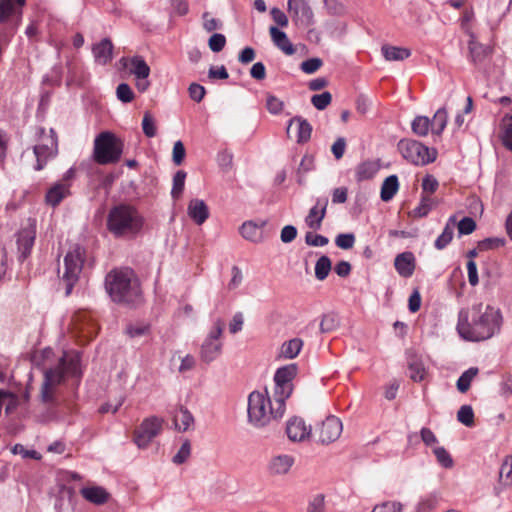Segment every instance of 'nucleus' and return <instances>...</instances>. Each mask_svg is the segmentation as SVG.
<instances>
[{
	"instance_id": "nucleus-1",
	"label": "nucleus",
	"mask_w": 512,
	"mask_h": 512,
	"mask_svg": "<svg viewBox=\"0 0 512 512\" xmlns=\"http://www.w3.org/2000/svg\"><path fill=\"white\" fill-rule=\"evenodd\" d=\"M482 308L479 303L459 311L456 329L464 340L485 341L500 332L503 322L500 309L491 305L485 306L484 310Z\"/></svg>"
},
{
	"instance_id": "nucleus-2",
	"label": "nucleus",
	"mask_w": 512,
	"mask_h": 512,
	"mask_svg": "<svg viewBox=\"0 0 512 512\" xmlns=\"http://www.w3.org/2000/svg\"><path fill=\"white\" fill-rule=\"evenodd\" d=\"M80 361L79 352H64L57 366L45 370L40 400L47 407L50 418L56 417L59 408L64 404L57 394V387L64 382L66 375L81 376Z\"/></svg>"
},
{
	"instance_id": "nucleus-3",
	"label": "nucleus",
	"mask_w": 512,
	"mask_h": 512,
	"mask_svg": "<svg viewBox=\"0 0 512 512\" xmlns=\"http://www.w3.org/2000/svg\"><path fill=\"white\" fill-rule=\"evenodd\" d=\"M105 289L113 302L135 306L142 301L140 283L130 268L114 269L105 277Z\"/></svg>"
},
{
	"instance_id": "nucleus-4",
	"label": "nucleus",
	"mask_w": 512,
	"mask_h": 512,
	"mask_svg": "<svg viewBox=\"0 0 512 512\" xmlns=\"http://www.w3.org/2000/svg\"><path fill=\"white\" fill-rule=\"evenodd\" d=\"M106 226L116 238H134L143 229L144 218L135 206L120 203L109 210Z\"/></svg>"
},
{
	"instance_id": "nucleus-5",
	"label": "nucleus",
	"mask_w": 512,
	"mask_h": 512,
	"mask_svg": "<svg viewBox=\"0 0 512 512\" xmlns=\"http://www.w3.org/2000/svg\"><path fill=\"white\" fill-rule=\"evenodd\" d=\"M277 404L275 407L272 405L268 393L260 391H253L248 397V418L249 421L256 427H263L267 425L271 418L279 419L283 416H278Z\"/></svg>"
},
{
	"instance_id": "nucleus-6",
	"label": "nucleus",
	"mask_w": 512,
	"mask_h": 512,
	"mask_svg": "<svg viewBox=\"0 0 512 512\" xmlns=\"http://www.w3.org/2000/svg\"><path fill=\"white\" fill-rule=\"evenodd\" d=\"M298 373L297 364H288L278 368L274 374V402L277 404V415L283 416L285 413V401L293 392V379Z\"/></svg>"
},
{
	"instance_id": "nucleus-7",
	"label": "nucleus",
	"mask_w": 512,
	"mask_h": 512,
	"mask_svg": "<svg viewBox=\"0 0 512 512\" xmlns=\"http://www.w3.org/2000/svg\"><path fill=\"white\" fill-rule=\"evenodd\" d=\"M123 142L111 132L100 133L94 141V160L100 165L119 161L123 152Z\"/></svg>"
},
{
	"instance_id": "nucleus-8",
	"label": "nucleus",
	"mask_w": 512,
	"mask_h": 512,
	"mask_svg": "<svg viewBox=\"0 0 512 512\" xmlns=\"http://www.w3.org/2000/svg\"><path fill=\"white\" fill-rule=\"evenodd\" d=\"M85 254V249L76 245L64 257V270L61 280L65 284V296H69L72 293L74 286L79 281Z\"/></svg>"
},
{
	"instance_id": "nucleus-9",
	"label": "nucleus",
	"mask_w": 512,
	"mask_h": 512,
	"mask_svg": "<svg viewBox=\"0 0 512 512\" xmlns=\"http://www.w3.org/2000/svg\"><path fill=\"white\" fill-rule=\"evenodd\" d=\"M33 152L36 157L34 169L40 171L45 167L49 159L57 155L58 140L54 129H50V135L45 139V142L33 147Z\"/></svg>"
},
{
	"instance_id": "nucleus-10",
	"label": "nucleus",
	"mask_w": 512,
	"mask_h": 512,
	"mask_svg": "<svg viewBox=\"0 0 512 512\" xmlns=\"http://www.w3.org/2000/svg\"><path fill=\"white\" fill-rule=\"evenodd\" d=\"M162 429V420L156 416L145 419L135 431L134 441L139 448H145Z\"/></svg>"
},
{
	"instance_id": "nucleus-11",
	"label": "nucleus",
	"mask_w": 512,
	"mask_h": 512,
	"mask_svg": "<svg viewBox=\"0 0 512 512\" xmlns=\"http://www.w3.org/2000/svg\"><path fill=\"white\" fill-rule=\"evenodd\" d=\"M288 10L297 24L309 27L314 23L312 8L306 0H288Z\"/></svg>"
},
{
	"instance_id": "nucleus-12",
	"label": "nucleus",
	"mask_w": 512,
	"mask_h": 512,
	"mask_svg": "<svg viewBox=\"0 0 512 512\" xmlns=\"http://www.w3.org/2000/svg\"><path fill=\"white\" fill-rule=\"evenodd\" d=\"M36 237L35 221L30 222L28 226L23 227L17 233V245L20 253L19 259L25 260L32 251Z\"/></svg>"
},
{
	"instance_id": "nucleus-13",
	"label": "nucleus",
	"mask_w": 512,
	"mask_h": 512,
	"mask_svg": "<svg viewBox=\"0 0 512 512\" xmlns=\"http://www.w3.org/2000/svg\"><path fill=\"white\" fill-rule=\"evenodd\" d=\"M342 422L336 416H328L319 428V441L329 444L336 441L342 433Z\"/></svg>"
},
{
	"instance_id": "nucleus-14",
	"label": "nucleus",
	"mask_w": 512,
	"mask_h": 512,
	"mask_svg": "<svg viewBox=\"0 0 512 512\" xmlns=\"http://www.w3.org/2000/svg\"><path fill=\"white\" fill-rule=\"evenodd\" d=\"M26 0H0V24L8 23L12 18H20Z\"/></svg>"
},
{
	"instance_id": "nucleus-15",
	"label": "nucleus",
	"mask_w": 512,
	"mask_h": 512,
	"mask_svg": "<svg viewBox=\"0 0 512 512\" xmlns=\"http://www.w3.org/2000/svg\"><path fill=\"white\" fill-rule=\"evenodd\" d=\"M327 205V198L317 199L316 204L309 210V213L305 218V223L309 228L313 230L321 228L322 221L326 215Z\"/></svg>"
},
{
	"instance_id": "nucleus-16",
	"label": "nucleus",
	"mask_w": 512,
	"mask_h": 512,
	"mask_svg": "<svg viewBox=\"0 0 512 512\" xmlns=\"http://www.w3.org/2000/svg\"><path fill=\"white\" fill-rule=\"evenodd\" d=\"M286 433L292 441H303L309 437L311 427H307L302 418L293 417L287 422Z\"/></svg>"
},
{
	"instance_id": "nucleus-17",
	"label": "nucleus",
	"mask_w": 512,
	"mask_h": 512,
	"mask_svg": "<svg viewBox=\"0 0 512 512\" xmlns=\"http://www.w3.org/2000/svg\"><path fill=\"white\" fill-rule=\"evenodd\" d=\"M295 459L288 454H280L271 458L268 471L271 475H285L294 465Z\"/></svg>"
},
{
	"instance_id": "nucleus-18",
	"label": "nucleus",
	"mask_w": 512,
	"mask_h": 512,
	"mask_svg": "<svg viewBox=\"0 0 512 512\" xmlns=\"http://www.w3.org/2000/svg\"><path fill=\"white\" fill-rule=\"evenodd\" d=\"M187 213L197 225H202L209 217V208L203 200L192 199L188 204Z\"/></svg>"
},
{
	"instance_id": "nucleus-19",
	"label": "nucleus",
	"mask_w": 512,
	"mask_h": 512,
	"mask_svg": "<svg viewBox=\"0 0 512 512\" xmlns=\"http://www.w3.org/2000/svg\"><path fill=\"white\" fill-rule=\"evenodd\" d=\"M69 194L70 183L57 182L47 191L45 200L48 205L56 207Z\"/></svg>"
},
{
	"instance_id": "nucleus-20",
	"label": "nucleus",
	"mask_w": 512,
	"mask_h": 512,
	"mask_svg": "<svg viewBox=\"0 0 512 512\" xmlns=\"http://www.w3.org/2000/svg\"><path fill=\"white\" fill-rule=\"evenodd\" d=\"M92 52L96 63L106 65L112 60L113 44L109 38H104L93 46Z\"/></svg>"
},
{
	"instance_id": "nucleus-21",
	"label": "nucleus",
	"mask_w": 512,
	"mask_h": 512,
	"mask_svg": "<svg viewBox=\"0 0 512 512\" xmlns=\"http://www.w3.org/2000/svg\"><path fill=\"white\" fill-rule=\"evenodd\" d=\"M394 266L402 277L412 276L415 269V257L412 252H404L396 256Z\"/></svg>"
},
{
	"instance_id": "nucleus-22",
	"label": "nucleus",
	"mask_w": 512,
	"mask_h": 512,
	"mask_svg": "<svg viewBox=\"0 0 512 512\" xmlns=\"http://www.w3.org/2000/svg\"><path fill=\"white\" fill-rule=\"evenodd\" d=\"M269 32L274 45L278 49H280L286 55H293L295 53V47L285 32L281 31L275 26H271Z\"/></svg>"
},
{
	"instance_id": "nucleus-23",
	"label": "nucleus",
	"mask_w": 512,
	"mask_h": 512,
	"mask_svg": "<svg viewBox=\"0 0 512 512\" xmlns=\"http://www.w3.org/2000/svg\"><path fill=\"white\" fill-rule=\"evenodd\" d=\"M127 59L122 58L121 62H124V66L126 64ZM129 62V72L135 76L136 79L148 78L150 75V67L144 60L142 56L136 55L128 59Z\"/></svg>"
},
{
	"instance_id": "nucleus-24",
	"label": "nucleus",
	"mask_w": 512,
	"mask_h": 512,
	"mask_svg": "<svg viewBox=\"0 0 512 512\" xmlns=\"http://www.w3.org/2000/svg\"><path fill=\"white\" fill-rule=\"evenodd\" d=\"M80 493L84 499L96 505L104 504L109 498V493L100 486L84 487Z\"/></svg>"
},
{
	"instance_id": "nucleus-25",
	"label": "nucleus",
	"mask_w": 512,
	"mask_h": 512,
	"mask_svg": "<svg viewBox=\"0 0 512 512\" xmlns=\"http://www.w3.org/2000/svg\"><path fill=\"white\" fill-rule=\"evenodd\" d=\"M222 351V343L220 341H211L205 339L202 346L200 356L205 363L214 361Z\"/></svg>"
},
{
	"instance_id": "nucleus-26",
	"label": "nucleus",
	"mask_w": 512,
	"mask_h": 512,
	"mask_svg": "<svg viewBox=\"0 0 512 512\" xmlns=\"http://www.w3.org/2000/svg\"><path fill=\"white\" fill-rule=\"evenodd\" d=\"M381 52L387 61H402L410 57L412 54L410 49L391 46L388 44H385L381 47Z\"/></svg>"
},
{
	"instance_id": "nucleus-27",
	"label": "nucleus",
	"mask_w": 512,
	"mask_h": 512,
	"mask_svg": "<svg viewBox=\"0 0 512 512\" xmlns=\"http://www.w3.org/2000/svg\"><path fill=\"white\" fill-rule=\"evenodd\" d=\"M293 123H297V142L302 144L306 143L311 138L312 126L311 124L301 116H295L289 120L288 129Z\"/></svg>"
},
{
	"instance_id": "nucleus-28",
	"label": "nucleus",
	"mask_w": 512,
	"mask_h": 512,
	"mask_svg": "<svg viewBox=\"0 0 512 512\" xmlns=\"http://www.w3.org/2000/svg\"><path fill=\"white\" fill-rule=\"evenodd\" d=\"M266 224V222H262L261 225H257L253 221H246L240 227V234L246 240L252 242H259L262 239L261 228Z\"/></svg>"
},
{
	"instance_id": "nucleus-29",
	"label": "nucleus",
	"mask_w": 512,
	"mask_h": 512,
	"mask_svg": "<svg viewBox=\"0 0 512 512\" xmlns=\"http://www.w3.org/2000/svg\"><path fill=\"white\" fill-rule=\"evenodd\" d=\"M448 122V114L445 107H440L435 112L431 123V132L435 136H441Z\"/></svg>"
},
{
	"instance_id": "nucleus-30",
	"label": "nucleus",
	"mask_w": 512,
	"mask_h": 512,
	"mask_svg": "<svg viewBox=\"0 0 512 512\" xmlns=\"http://www.w3.org/2000/svg\"><path fill=\"white\" fill-rule=\"evenodd\" d=\"M302 346L303 341L300 338L285 341L280 348L279 356L284 359H293L300 353Z\"/></svg>"
},
{
	"instance_id": "nucleus-31",
	"label": "nucleus",
	"mask_w": 512,
	"mask_h": 512,
	"mask_svg": "<svg viewBox=\"0 0 512 512\" xmlns=\"http://www.w3.org/2000/svg\"><path fill=\"white\" fill-rule=\"evenodd\" d=\"M174 423L179 431H187L194 423L192 413L186 407H180L179 411L174 415Z\"/></svg>"
},
{
	"instance_id": "nucleus-32",
	"label": "nucleus",
	"mask_w": 512,
	"mask_h": 512,
	"mask_svg": "<svg viewBox=\"0 0 512 512\" xmlns=\"http://www.w3.org/2000/svg\"><path fill=\"white\" fill-rule=\"evenodd\" d=\"M399 187L398 178L396 175L388 176L381 187L380 197L382 201L388 202L390 201L394 195L396 194Z\"/></svg>"
},
{
	"instance_id": "nucleus-33",
	"label": "nucleus",
	"mask_w": 512,
	"mask_h": 512,
	"mask_svg": "<svg viewBox=\"0 0 512 512\" xmlns=\"http://www.w3.org/2000/svg\"><path fill=\"white\" fill-rule=\"evenodd\" d=\"M454 224L455 217L452 216L449 218V221L445 225L442 233L435 240L434 245L438 250L444 249L452 241L454 234Z\"/></svg>"
},
{
	"instance_id": "nucleus-34",
	"label": "nucleus",
	"mask_w": 512,
	"mask_h": 512,
	"mask_svg": "<svg viewBox=\"0 0 512 512\" xmlns=\"http://www.w3.org/2000/svg\"><path fill=\"white\" fill-rule=\"evenodd\" d=\"M479 369L477 367H470L465 370L456 382V387L459 392L466 393L473 381V379L477 376Z\"/></svg>"
},
{
	"instance_id": "nucleus-35",
	"label": "nucleus",
	"mask_w": 512,
	"mask_h": 512,
	"mask_svg": "<svg viewBox=\"0 0 512 512\" xmlns=\"http://www.w3.org/2000/svg\"><path fill=\"white\" fill-rule=\"evenodd\" d=\"M340 325V318L334 312L324 314L320 321L321 333H330L336 330Z\"/></svg>"
},
{
	"instance_id": "nucleus-36",
	"label": "nucleus",
	"mask_w": 512,
	"mask_h": 512,
	"mask_svg": "<svg viewBox=\"0 0 512 512\" xmlns=\"http://www.w3.org/2000/svg\"><path fill=\"white\" fill-rule=\"evenodd\" d=\"M398 150L405 159L416 164V141L402 139L398 143Z\"/></svg>"
},
{
	"instance_id": "nucleus-37",
	"label": "nucleus",
	"mask_w": 512,
	"mask_h": 512,
	"mask_svg": "<svg viewBox=\"0 0 512 512\" xmlns=\"http://www.w3.org/2000/svg\"><path fill=\"white\" fill-rule=\"evenodd\" d=\"M438 155V151L434 147H428L425 144L418 142V160L422 165L433 163Z\"/></svg>"
},
{
	"instance_id": "nucleus-38",
	"label": "nucleus",
	"mask_w": 512,
	"mask_h": 512,
	"mask_svg": "<svg viewBox=\"0 0 512 512\" xmlns=\"http://www.w3.org/2000/svg\"><path fill=\"white\" fill-rule=\"evenodd\" d=\"M332 263L328 256L322 255L315 264V277L323 281L329 275Z\"/></svg>"
},
{
	"instance_id": "nucleus-39",
	"label": "nucleus",
	"mask_w": 512,
	"mask_h": 512,
	"mask_svg": "<svg viewBox=\"0 0 512 512\" xmlns=\"http://www.w3.org/2000/svg\"><path fill=\"white\" fill-rule=\"evenodd\" d=\"M438 464L445 468L450 469L454 465V461L450 453L443 446H435L432 449Z\"/></svg>"
},
{
	"instance_id": "nucleus-40",
	"label": "nucleus",
	"mask_w": 512,
	"mask_h": 512,
	"mask_svg": "<svg viewBox=\"0 0 512 512\" xmlns=\"http://www.w3.org/2000/svg\"><path fill=\"white\" fill-rule=\"evenodd\" d=\"M186 172L183 170H179L175 173L173 177V185L171 189V196L173 199L177 200L182 195L185 186Z\"/></svg>"
},
{
	"instance_id": "nucleus-41",
	"label": "nucleus",
	"mask_w": 512,
	"mask_h": 512,
	"mask_svg": "<svg viewBox=\"0 0 512 512\" xmlns=\"http://www.w3.org/2000/svg\"><path fill=\"white\" fill-rule=\"evenodd\" d=\"M376 173L375 165L372 162H363L359 164L356 168V180L358 182L370 179Z\"/></svg>"
},
{
	"instance_id": "nucleus-42",
	"label": "nucleus",
	"mask_w": 512,
	"mask_h": 512,
	"mask_svg": "<svg viewBox=\"0 0 512 512\" xmlns=\"http://www.w3.org/2000/svg\"><path fill=\"white\" fill-rule=\"evenodd\" d=\"M499 478L504 485L512 484V456H506L499 469Z\"/></svg>"
},
{
	"instance_id": "nucleus-43",
	"label": "nucleus",
	"mask_w": 512,
	"mask_h": 512,
	"mask_svg": "<svg viewBox=\"0 0 512 512\" xmlns=\"http://www.w3.org/2000/svg\"><path fill=\"white\" fill-rule=\"evenodd\" d=\"M457 420L466 427L474 426V411L471 405H462L457 412Z\"/></svg>"
},
{
	"instance_id": "nucleus-44",
	"label": "nucleus",
	"mask_w": 512,
	"mask_h": 512,
	"mask_svg": "<svg viewBox=\"0 0 512 512\" xmlns=\"http://www.w3.org/2000/svg\"><path fill=\"white\" fill-rule=\"evenodd\" d=\"M469 56L471 61L478 65L484 61L487 56V48L481 44L471 43L469 45Z\"/></svg>"
},
{
	"instance_id": "nucleus-45",
	"label": "nucleus",
	"mask_w": 512,
	"mask_h": 512,
	"mask_svg": "<svg viewBox=\"0 0 512 512\" xmlns=\"http://www.w3.org/2000/svg\"><path fill=\"white\" fill-rule=\"evenodd\" d=\"M142 130L146 137L152 138L157 134L156 122L150 112H145L142 119Z\"/></svg>"
},
{
	"instance_id": "nucleus-46",
	"label": "nucleus",
	"mask_w": 512,
	"mask_h": 512,
	"mask_svg": "<svg viewBox=\"0 0 512 512\" xmlns=\"http://www.w3.org/2000/svg\"><path fill=\"white\" fill-rule=\"evenodd\" d=\"M116 96L122 103H130L134 99V92L127 83H120L116 88Z\"/></svg>"
},
{
	"instance_id": "nucleus-47",
	"label": "nucleus",
	"mask_w": 512,
	"mask_h": 512,
	"mask_svg": "<svg viewBox=\"0 0 512 512\" xmlns=\"http://www.w3.org/2000/svg\"><path fill=\"white\" fill-rule=\"evenodd\" d=\"M332 101L330 92L325 91L321 94H315L311 97L312 105L318 110H324Z\"/></svg>"
},
{
	"instance_id": "nucleus-48",
	"label": "nucleus",
	"mask_w": 512,
	"mask_h": 512,
	"mask_svg": "<svg viewBox=\"0 0 512 512\" xmlns=\"http://www.w3.org/2000/svg\"><path fill=\"white\" fill-rule=\"evenodd\" d=\"M191 454V444L189 440H185L178 452L173 456L172 461L173 463L180 465L186 462V460L189 458Z\"/></svg>"
},
{
	"instance_id": "nucleus-49",
	"label": "nucleus",
	"mask_w": 512,
	"mask_h": 512,
	"mask_svg": "<svg viewBox=\"0 0 512 512\" xmlns=\"http://www.w3.org/2000/svg\"><path fill=\"white\" fill-rule=\"evenodd\" d=\"M503 128L499 135L503 146H506V143L512 141V116L506 115L503 120Z\"/></svg>"
},
{
	"instance_id": "nucleus-50",
	"label": "nucleus",
	"mask_w": 512,
	"mask_h": 512,
	"mask_svg": "<svg viewBox=\"0 0 512 512\" xmlns=\"http://www.w3.org/2000/svg\"><path fill=\"white\" fill-rule=\"evenodd\" d=\"M437 503V496L435 494H428L418 502V512H429L437 506Z\"/></svg>"
},
{
	"instance_id": "nucleus-51",
	"label": "nucleus",
	"mask_w": 512,
	"mask_h": 512,
	"mask_svg": "<svg viewBox=\"0 0 512 512\" xmlns=\"http://www.w3.org/2000/svg\"><path fill=\"white\" fill-rule=\"evenodd\" d=\"M150 330V325L145 323L129 324L126 328V333L131 338L141 337L146 335Z\"/></svg>"
},
{
	"instance_id": "nucleus-52",
	"label": "nucleus",
	"mask_w": 512,
	"mask_h": 512,
	"mask_svg": "<svg viewBox=\"0 0 512 512\" xmlns=\"http://www.w3.org/2000/svg\"><path fill=\"white\" fill-rule=\"evenodd\" d=\"M355 243V236L353 233L338 234L335 238V244L344 250L351 249Z\"/></svg>"
},
{
	"instance_id": "nucleus-53",
	"label": "nucleus",
	"mask_w": 512,
	"mask_h": 512,
	"mask_svg": "<svg viewBox=\"0 0 512 512\" xmlns=\"http://www.w3.org/2000/svg\"><path fill=\"white\" fill-rule=\"evenodd\" d=\"M226 45V37L221 33H214L208 41L211 51L218 53L224 49Z\"/></svg>"
},
{
	"instance_id": "nucleus-54",
	"label": "nucleus",
	"mask_w": 512,
	"mask_h": 512,
	"mask_svg": "<svg viewBox=\"0 0 512 512\" xmlns=\"http://www.w3.org/2000/svg\"><path fill=\"white\" fill-rule=\"evenodd\" d=\"M283 107H284L283 101H281L279 98H277L274 95H271V94L267 95L266 108L271 114H273V115L280 114L283 110Z\"/></svg>"
},
{
	"instance_id": "nucleus-55",
	"label": "nucleus",
	"mask_w": 512,
	"mask_h": 512,
	"mask_svg": "<svg viewBox=\"0 0 512 512\" xmlns=\"http://www.w3.org/2000/svg\"><path fill=\"white\" fill-rule=\"evenodd\" d=\"M435 205L436 201L434 198L423 195L421 197L420 203L418 204V217L426 216Z\"/></svg>"
},
{
	"instance_id": "nucleus-56",
	"label": "nucleus",
	"mask_w": 512,
	"mask_h": 512,
	"mask_svg": "<svg viewBox=\"0 0 512 512\" xmlns=\"http://www.w3.org/2000/svg\"><path fill=\"white\" fill-rule=\"evenodd\" d=\"M329 239L326 236L320 234H314L312 232H307L305 235V243L309 246L313 247H323L327 245Z\"/></svg>"
},
{
	"instance_id": "nucleus-57",
	"label": "nucleus",
	"mask_w": 512,
	"mask_h": 512,
	"mask_svg": "<svg viewBox=\"0 0 512 512\" xmlns=\"http://www.w3.org/2000/svg\"><path fill=\"white\" fill-rule=\"evenodd\" d=\"M405 361L409 370V377L416 380V353L413 348H409L405 352Z\"/></svg>"
},
{
	"instance_id": "nucleus-58",
	"label": "nucleus",
	"mask_w": 512,
	"mask_h": 512,
	"mask_svg": "<svg viewBox=\"0 0 512 512\" xmlns=\"http://www.w3.org/2000/svg\"><path fill=\"white\" fill-rule=\"evenodd\" d=\"M323 61L320 58H309L301 63V70L306 74L315 73L321 66Z\"/></svg>"
},
{
	"instance_id": "nucleus-59",
	"label": "nucleus",
	"mask_w": 512,
	"mask_h": 512,
	"mask_svg": "<svg viewBox=\"0 0 512 512\" xmlns=\"http://www.w3.org/2000/svg\"><path fill=\"white\" fill-rule=\"evenodd\" d=\"M476 228V223L471 217H463L458 223V232L460 235H469Z\"/></svg>"
},
{
	"instance_id": "nucleus-60",
	"label": "nucleus",
	"mask_w": 512,
	"mask_h": 512,
	"mask_svg": "<svg viewBox=\"0 0 512 512\" xmlns=\"http://www.w3.org/2000/svg\"><path fill=\"white\" fill-rule=\"evenodd\" d=\"M402 505L399 502L386 501L376 505L371 512H401Z\"/></svg>"
},
{
	"instance_id": "nucleus-61",
	"label": "nucleus",
	"mask_w": 512,
	"mask_h": 512,
	"mask_svg": "<svg viewBox=\"0 0 512 512\" xmlns=\"http://www.w3.org/2000/svg\"><path fill=\"white\" fill-rule=\"evenodd\" d=\"M420 437L423 443L431 449L435 446H439L436 435L429 428H422L420 431Z\"/></svg>"
},
{
	"instance_id": "nucleus-62",
	"label": "nucleus",
	"mask_w": 512,
	"mask_h": 512,
	"mask_svg": "<svg viewBox=\"0 0 512 512\" xmlns=\"http://www.w3.org/2000/svg\"><path fill=\"white\" fill-rule=\"evenodd\" d=\"M422 190H423V193H434L438 187H439V182L438 180L433 176V175H430V174H427L423 179H422Z\"/></svg>"
},
{
	"instance_id": "nucleus-63",
	"label": "nucleus",
	"mask_w": 512,
	"mask_h": 512,
	"mask_svg": "<svg viewBox=\"0 0 512 512\" xmlns=\"http://www.w3.org/2000/svg\"><path fill=\"white\" fill-rule=\"evenodd\" d=\"M189 96L195 102H201L205 96L206 90L204 86L198 83H191L188 88Z\"/></svg>"
},
{
	"instance_id": "nucleus-64",
	"label": "nucleus",
	"mask_w": 512,
	"mask_h": 512,
	"mask_svg": "<svg viewBox=\"0 0 512 512\" xmlns=\"http://www.w3.org/2000/svg\"><path fill=\"white\" fill-rule=\"evenodd\" d=\"M315 168L314 156L306 154L303 156L297 170V174H306Z\"/></svg>"
}]
</instances>
